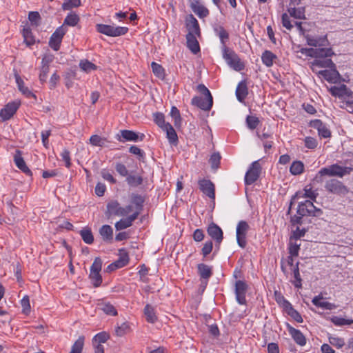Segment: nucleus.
<instances>
[{
    "instance_id": "14",
    "label": "nucleus",
    "mask_w": 353,
    "mask_h": 353,
    "mask_svg": "<svg viewBox=\"0 0 353 353\" xmlns=\"http://www.w3.org/2000/svg\"><path fill=\"white\" fill-rule=\"evenodd\" d=\"M192 104L203 110L208 111L211 109L213 104L212 97H205V98L194 97L192 99Z\"/></svg>"
},
{
    "instance_id": "40",
    "label": "nucleus",
    "mask_w": 353,
    "mask_h": 353,
    "mask_svg": "<svg viewBox=\"0 0 353 353\" xmlns=\"http://www.w3.org/2000/svg\"><path fill=\"white\" fill-rule=\"evenodd\" d=\"M304 170V164L301 161H294L290 168V172L293 175H299L303 172Z\"/></svg>"
},
{
    "instance_id": "24",
    "label": "nucleus",
    "mask_w": 353,
    "mask_h": 353,
    "mask_svg": "<svg viewBox=\"0 0 353 353\" xmlns=\"http://www.w3.org/2000/svg\"><path fill=\"white\" fill-rule=\"evenodd\" d=\"M288 330L294 341L299 345L303 346L306 344V339L303 333L288 324Z\"/></svg>"
},
{
    "instance_id": "41",
    "label": "nucleus",
    "mask_w": 353,
    "mask_h": 353,
    "mask_svg": "<svg viewBox=\"0 0 353 353\" xmlns=\"http://www.w3.org/2000/svg\"><path fill=\"white\" fill-rule=\"evenodd\" d=\"M24 42L28 46H31L35 43L32 32L29 28H24L22 30Z\"/></svg>"
},
{
    "instance_id": "23",
    "label": "nucleus",
    "mask_w": 353,
    "mask_h": 353,
    "mask_svg": "<svg viewBox=\"0 0 353 353\" xmlns=\"http://www.w3.org/2000/svg\"><path fill=\"white\" fill-rule=\"evenodd\" d=\"M14 161L17 167L28 176H32V172L26 165V163L21 156V152L17 150L14 156Z\"/></svg>"
},
{
    "instance_id": "26",
    "label": "nucleus",
    "mask_w": 353,
    "mask_h": 353,
    "mask_svg": "<svg viewBox=\"0 0 353 353\" xmlns=\"http://www.w3.org/2000/svg\"><path fill=\"white\" fill-rule=\"evenodd\" d=\"M330 92L332 94V95L339 97L350 96L352 94V92L344 84H342L340 86L331 87L330 88Z\"/></svg>"
},
{
    "instance_id": "4",
    "label": "nucleus",
    "mask_w": 353,
    "mask_h": 353,
    "mask_svg": "<svg viewBox=\"0 0 353 353\" xmlns=\"http://www.w3.org/2000/svg\"><path fill=\"white\" fill-rule=\"evenodd\" d=\"M324 188L327 192L339 196H344L349 192V188L343 182L336 179L326 181Z\"/></svg>"
},
{
    "instance_id": "3",
    "label": "nucleus",
    "mask_w": 353,
    "mask_h": 353,
    "mask_svg": "<svg viewBox=\"0 0 353 353\" xmlns=\"http://www.w3.org/2000/svg\"><path fill=\"white\" fill-rule=\"evenodd\" d=\"M222 54L228 65L234 70L241 71L245 68L244 63L234 50L225 48L222 50Z\"/></svg>"
},
{
    "instance_id": "22",
    "label": "nucleus",
    "mask_w": 353,
    "mask_h": 353,
    "mask_svg": "<svg viewBox=\"0 0 353 353\" xmlns=\"http://www.w3.org/2000/svg\"><path fill=\"white\" fill-rule=\"evenodd\" d=\"M124 209L121 207L117 201H112L107 205V214L109 216H123Z\"/></svg>"
},
{
    "instance_id": "42",
    "label": "nucleus",
    "mask_w": 353,
    "mask_h": 353,
    "mask_svg": "<svg viewBox=\"0 0 353 353\" xmlns=\"http://www.w3.org/2000/svg\"><path fill=\"white\" fill-rule=\"evenodd\" d=\"M79 234L83 241L87 244H92L94 241L92 232L89 228H83L80 230Z\"/></svg>"
},
{
    "instance_id": "54",
    "label": "nucleus",
    "mask_w": 353,
    "mask_h": 353,
    "mask_svg": "<svg viewBox=\"0 0 353 353\" xmlns=\"http://www.w3.org/2000/svg\"><path fill=\"white\" fill-rule=\"evenodd\" d=\"M154 121L162 130L166 127L167 123L165 121V117L163 113L156 112L153 114Z\"/></svg>"
},
{
    "instance_id": "10",
    "label": "nucleus",
    "mask_w": 353,
    "mask_h": 353,
    "mask_svg": "<svg viewBox=\"0 0 353 353\" xmlns=\"http://www.w3.org/2000/svg\"><path fill=\"white\" fill-rule=\"evenodd\" d=\"M20 106L19 101H12L8 103L0 111V117L3 121H7L11 119L16 113Z\"/></svg>"
},
{
    "instance_id": "49",
    "label": "nucleus",
    "mask_w": 353,
    "mask_h": 353,
    "mask_svg": "<svg viewBox=\"0 0 353 353\" xmlns=\"http://www.w3.org/2000/svg\"><path fill=\"white\" fill-rule=\"evenodd\" d=\"M299 263L297 262L293 269V276L294 278L293 284L296 288H301L302 287V279L299 273Z\"/></svg>"
},
{
    "instance_id": "64",
    "label": "nucleus",
    "mask_w": 353,
    "mask_h": 353,
    "mask_svg": "<svg viewBox=\"0 0 353 353\" xmlns=\"http://www.w3.org/2000/svg\"><path fill=\"white\" fill-rule=\"evenodd\" d=\"M102 267V261L99 257H96L90 267V272H100Z\"/></svg>"
},
{
    "instance_id": "31",
    "label": "nucleus",
    "mask_w": 353,
    "mask_h": 353,
    "mask_svg": "<svg viewBox=\"0 0 353 353\" xmlns=\"http://www.w3.org/2000/svg\"><path fill=\"white\" fill-rule=\"evenodd\" d=\"M166 132V137L170 144L176 145L178 143L177 134L170 123H167L166 127L163 129Z\"/></svg>"
},
{
    "instance_id": "51",
    "label": "nucleus",
    "mask_w": 353,
    "mask_h": 353,
    "mask_svg": "<svg viewBox=\"0 0 353 353\" xmlns=\"http://www.w3.org/2000/svg\"><path fill=\"white\" fill-rule=\"evenodd\" d=\"M275 297L282 298V302L277 299V303L284 308L287 313H288L290 310L294 308L292 304L288 300H286L281 293L275 292Z\"/></svg>"
},
{
    "instance_id": "18",
    "label": "nucleus",
    "mask_w": 353,
    "mask_h": 353,
    "mask_svg": "<svg viewBox=\"0 0 353 353\" xmlns=\"http://www.w3.org/2000/svg\"><path fill=\"white\" fill-rule=\"evenodd\" d=\"M213 30L220 39L221 50H223L225 48H228L226 45V42L229 40V34L224 27L219 24H214L213 26Z\"/></svg>"
},
{
    "instance_id": "30",
    "label": "nucleus",
    "mask_w": 353,
    "mask_h": 353,
    "mask_svg": "<svg viewBox=\"0 0 353 353\" xmlns=\"http://www.w3.org/2000/svg\"><path fill=\"white\" fill-rule=\"evenodd\" d=\"M248 94L247 83L245 81H241L236 89V96L240 102H243Z\"/></svg>"
},
{
    "instance_id": "8",
    "label": "nucleus",
    "mask_w": 353,
    "mask_h": 353,
    "mask_svg": "<svg viewBox=\"0 0 353 353\" xmlns=\"http://www.w3.org/2000/svg\"><path fill=\"white\" fill-rule=\"evenodd\" d=\"M67 32V28L63 26L59 27L52 34L49 41V46L54 50L57 51L59 48L63 36Z\"/></svg>"
},
{
    "instance_id": "25",
    "label": "nucleus",
    "mask_w": 353,
    "mask_h": 353,
    "mask_svg": "<svg viewBox=\"0 0 353 353\" xmlns=\"http://www.w3.org/2000/svg\"><path fill=\"white\" fill-rule=\"evenodd\" d=\"M322 299H323V296L321 294H319L312 299V303L318 307L328 310H332L337 307L334 303L327 301H321Z\"/></svg>"
},
{
    "instance_id": "9",
    "label": "nucleus",
    "mask_w": 353,
    "mask_h": 353,
    "mask_svg": "<svg viewBox=\"0 0 353 353\" xmlns=\"http://www.w3.org/2000/svg\"><path fill=\"white\" fill-rule=\"evenodd\" d=\"M208 235L215 241V246L217 250L219 249V245L223 239V233L221 228L214 223L209 225L207 229Z\"/></svg>"
},
{
    "instance_id": "6",
    "label": "nucleus",
    "mask_w": 353,
    "mask_h": 353,
    "mask_svg": "<svg viewBox=\"0 0 353 353\" xmlns=\"http://www.w3.org/2000/svg\"><path fill=\"white\" fill-rule=\"evenodd\" d=\"M261 165L259 161H255L249 167V169L245 175V183L252 185L256 182L260 176L261 172Z\"/></svg>"
},
{
    "instance_id": "60",
    "label": "nucleus",
    "mask_w": 353,
    "mask_h": 353,
    "mask_svg": "<svg viewBox=\"0 0 353 353\" xmlns=\"http://www.w3.org/2000/svg\"><path fill=\"white\" fill-rule=\"evenodd\" d=\"M81 5V0H65L62 4V8L64 10H69L72 8L78 7Z\"/></svg>"
},
{
    "instance_id": "16",
    "label": "nucleus",
    "mask_w": 353,
    "mask_h": 353,
    "mask_svg": "<svg viewBox=\"0 0 353 353\" xmlns=\"http://www.w3.org/2000/svg\"><path fill=\"white\" fill-rule=\"evenodd\" d=\"M185 23L188 31V34L200 37L201 30L199 22L192 14H189L186 18Z\"/></svg>"
},
{
    "instance_id": "59",
    "label": "nucleus",
    "mask_w": 353,
    "mask_h": 353,
    "mask_svg": "<svg viewBox=\"0 0 353 353\" xmlns=\"http://www.w3.org/2000/svg\"><path fill=\"white\" fill-rule=\"evenodd\" d=\"M331 321L336 326H343L345 325H350L352 323V321L348 319H345L344 318L340 316H332L331 318Z\"/></svg>"
},
{
    "instance_id": "27",
    "label": "nucleus",
    "mask_w": 353,
    "mask_h": 353,
    "mask_svg": "<svg viewBox=\"0 0 353 353\" xmlns=\"http://www.w3.org/2000/svg\"><path fill=\"white\" fill-rule=\"evenodd\" d=\"M303 190V194L297 192L294 196L292 199H299L300 198H309L313 201H316L319 194L316 191L312 190L311 186L307 185Z\"/></svg>"
},
{
    "instance_id": "17",
    "label": "nucleus",
    "mask_w": 353,
    "mask_h": 353,
    "mask_svg": "<svg viewBox=\"0 0 353 353\" xmlns=\"http://www.w3.org/2000/svg\"><path fill=\"white\" fill-rule=\"evenodd\" d=\"M139 212H133L131 215L126 218L121 219L117 221L115 225V229L117 231H120L126 229L132 225L133 222L138 218Z\"/></svg>"
},
{
    "instance_id": "57",
    "label": "nucleus",
    "mask_w": 353,
    "mask_h": 353,
    "mask_svg": "<svg viewBox=\"0 0 353 353\" xmlns=\"http://www.w3.org/2000/svg\"><path fill=\"white\" fill-rule=\"evenodd\" d=\"M221 158L219 152H214L211 155L209 162L212 169L216 170L219 168Z\"/></svg>"
},
{
    "instance_id": "53",
    "label": "nucleus",
    "mask_w": 353,
    "mask_h": 353,
    "mask_svg": "<svg viewBox=\"0 0 353 353\" xmlns=\"http://www.w3.org/2000/svg\"><path fill=\"white\" fill-rule=\"evenodd\" d=\"M79 67L82 70L86 72H90L97 69V66L87 59L81 60L79 63Z\"/></svg>"
},
{
    "instance_id": "29",
    "label": "nucleus",
    "mask_w": 353,
    "mask_h": 353,
    "mask_svg": "<svg viewBox=\"0 0 353 353\" xmlns=\"http://www.w3.org/2000/svg\"><path fill=\"white\" fill-rule=\"evenodd\" d=\"M196 37L197 36H194L191 34H186L187 46L194 54L200 51V46Z\"/></svg>"
},
{
    "instance_id": "48",
    "label": "nucleus",
    "mask_w": 353,
    "mask_h": 353,
    "mask_svg": "<svg viewBox=\"0 0 353 353\" xmlns=\"http://www.w3.org/2000/svg\"><path fill=\"white\" fill-rule=\"evenodd\" d=\"M99 308L106 314L112 316L117 315V311L116 308L110 303H103L100 304Z\"/></svg>"
},
{
    "instance_id": "2",
    "label": "nucleus",
    "mask_w": 353,
    "mask_h": 353,
    "mask_svg": "<svg viewBox=\"0 0 353 353\" xmlns=\"http://www.w3.org/2000/svg\"><path fill=\"white\" fill-rule=\"evenodd\" d=\"M352 171V167H343L335 163L330 166L322 168L317 172L313 181L318 183H321L323 181V176H338L342 178L345 175L350 174Z\"/></svg>"
},
{
    "instance_id": "20",
    "label": "nucleus",
    "mask_w": 353,
    "mask_h": 353,
    "mask_svg": "<svg viewBox=\"0 0 353 353\" xmlns=\"http://www.w3.org/2000/svg\"><path fill=\"white\" fill-rule=\"evenodd\" d=\"M200 190L210 199H214V185L210 180L202 179L199 181Z\"/></svg>"
},
{
    "instance_id": "34",
    "label": "nucleus",
    "mask_w": 353,
    "mask_h": 353,
    "mask_svg": "<svg viewBox=\"0 0 353 353\" xmlns=\"http://www.w3.org/2000/svg\"><path fill=\"white\" fill-rule=\"evenodd\" d=\"M277 57L270 50H265L261 55V60L267 67H271Z\"/></svg>"
},
{
    "instance_id": "43",
    "label": "nucleus",
    "mask_w": 353,
    "mask_h": 353,
    "mask_svg": "<svg viewBox=\"0 0 353 353\" xmlns=\"http://www.w3.org/2000/svg\"><path fill=\"white\" fill-rule=\"evenodd\" d=\"M79 16L74 12H70L65 18L63 24L62 26H65L67 25L70 26H75L79 23Z\"/></svg>"
},
{
    "instance_id": "5",
    "label": "nucleus",
    "mask_w": 353,
    "mask_h": 353,
    "mask_svg": "<svg viewBox=\"0 0 353 353\" xmlns=\"http://www.w3.org/2000/svg\"><path fill=\"white\" fill-rule=\"evenodd\" d=\"M96 29L99 33L113 37L124 35L128 31L127 27H114L105 24H97Z\"/></svg>"
},
{
    "instance_id": "28",
    "label": "nucleus",
    "mask_w": 353,
    "mask_h": 353,
    "mask_svg": "<svg viewBox=\"0 0 353 353\" xmlns=\"http://www.w3.org/2000/svg\"><path fill=\"white\" fill-rule=\"evenodd\" d=\"M125 181L130 188H137L143 184V178L140 174H129L126 178Z\"/></svg>"
},
{
    "instance_id": "33",
    "label": "nucleus",
    "mask_w": 353,
    "mask_h": 353,
    "mask_svg": "<svg viewBox=\"0 0 353 353\" xmlns=\"http://www.w3.org/2000/svg\"><path fill=\"white\" fill-rule=\"evenodd\" d=\"M99 234L105 241H112L113 239V230L109 225H103L99 229Z\"/></svg>"
},
{
    "instance_id": "45",
    "label": "nucleus",
    "mask_w": 353,
    "mask_h": 353,
    "mask_svg": "<svg viewBox=\"0 0 353 353\" xmlns=\"http://www.w3.org/2000/svg\"><path fill=\"white\" fill-rule=\"evenodd\" d=\"M170 116L174 120V124L176 128H179L181 125V117L180 114V112L178 108L175 106H172L171 108V111L170 113Z\"/></svg>"
},
{
    "instance_id": "1",
    "label": "nucleus",
    "mask_w": 353,
    "mask_h": 353,
    "mask_svg": "<svg viewBox=\"0 0 353 353\" xmlns=\"http://www.w3.org/2000/svg\"><path fill=\"white\" fill-rule=\"evenodd\" d=\"M297 214L291 216V223L292 225L301 224L302 218L305 216L319 217L323 214V211L317 208L310 200H305L299 203Z\"/></svg>"
},
{
    "instance_id": "21",
    "label": "nucleus",
    "mask_w": 353,
    "mask_h": 353,
    "mask_svg": "<svg viewBox=\"0 0 353 353\" xmlns=\"http://www.w3.org/2000/svg\"><path fill=\"white\" fill-rule=\"evenodd\" d=\"M190 8L199 18H205L209 15L208 9L201 4L199 0H193L190 3Z\"/></svg>"
},
{
    "instance_id": "63",
    "label": "nucleus",
    "mask_w": 353,
    "mask_h": 353,
    "mask_svg": "<svg viewBox=\"0 0 353 353\" xmlns=\"http://www.w3.org/2000/svg\"><path fill=\"white\" fill-rule=\"evenodd\" d=\"M114 168L116 171L121 176H127L128 173V170L127 169L126 166L120 162H117L115 164Z\"/></svg>"
},
{
    "instance_id": "58",
    "label": "nucleus",
    "mask_w": 353,
    "mask_h": 353,
    "mask_svg": "<svg viewBox=\"0 0 353 353\" xmlns=\"http://www.w3.org/2000/svg\"><path fill=\"white\" fill-rule=\"evenodd\" d=\"M329 343L334 346L335 347L340 349L343 347L345 345V341L343 338L338 336H330L329 337Z\"/></svg>"
},
{
    "instance_id": "36",
    "label": "nucleus",
    "mask_w": 353,
    "mask_h": 353,
    "mask_svg": "<svg viewBox=\"0 0 353 353\" xmlns=\"http://www.w3.org/2000/svg\"><path fill=\"white\" fill-rule=\"evenodd\" d=\"M144 314L148 322L154 323L157 320V316L154 312V308L150 304H147L144 308Z\"/></svg>"
},
{
    "instance_id": "50",
    "label": "nucleus",
    "mask_w": 353,
    "mask_h": 353,
    "mask_svg": "<svg viewBox=\"0 0 353 353\" xmlns=\"http://www.w3.org/2000/svg\"><path fill=\"white\" fill-rule=\"evenodd\" d=\"M288 12L291 17L296 19H305V8H290Z\"/></svg>"
},
{
    "instance_id": "46",
    "label": "nucleus",
    "mask_w": 353,
    "mask_h": 353,
    "mask_svg": "<svg viewBox=\"0 0 353 353\" xmlns=\"http://www.w3.org/2000/svg\"><path fill=\"white\" fill-rule=\"evenodd\" d=\"M85 337L80 336L72 346L70 353H81L84 345Z\"/></svg>"
},
{
    "instance_id": "44",
    "label": "nucleus",
    "mask_w": 353,
    "mask_h": 353,
    "mask_svg": "<svg viewBox=\"0 0 353 353\" xmlns=\"http://www.w3.org/2000/svg\"><path fill=\"white\" fill-rule=\"evenodd\" d=\"M117 267L123 268L129 262V256L128 252L124 249L119 250V257L116 261Z\"/></svg>"
},
{
    "instance_id": "19",
    "label": "nucleus",
    "mask_w": 353,
    "mask_h": 353,
    "mask_svg": "<svg viewBox=\"0 0 353 353\" xmlns=\"http://www.w3.org/2000/svg\"><path fill=\"white\" fill-rule=\"evenodd\" d=\"M307 45L316 47H325L328 44V40L326 35L313 37L310 35L305 36Z\"/></svg>"
},
{
    "instance_id": "35",
    "label": "nucleus",
    "mask_w": 353,
    "mask_h": 353,
    "mask_svg": "<svg viewBox=\"0 0 353 353\" xmlns=\"http://www.w3.org/2000/svg\"><path fill=\"white\" fill-rule=\"evenodd\" d=\"M334 54L333 50L331 48H316V52L315 59L329 58Z\"/></svg>"
},
{
    "instance_id": "13",
    "label": "nucleus",
    "mask_w": 353,
    "mask_h": 353,
    "mask_svg": "<svg viewBox=\"0 0 353 353\" xmlns=\"http://www.w3.org/2000/svg\"><path fill=\"white\" fill-rule=\"evenodd\" d=\"M310 126L316 129L318 134L321 138H329L331 137V131L327 125L323 123L320 119H314L310 121Z\"/></svg>"
},
{
    "instance_id": "52",
    "label": "nucleus",
    "mask_w": 353,
    "mask_h": 353,
    "mask_svg": "<svg viewBox=\"0 0 353 353\" xmlns=\"http://www.w3.org/2000/svg\"><path fill=\"white\" fill-rule=\"evenodd\" d=\"M109 339V334L105 332H100L96 334L92 339V344L95 345V344H101L105 343Z\"/></svg>"
},
{
    "instance_id": "37",
    "label": "nucleus",
    "mask_w": 353,
    "mask_h": 353,
    "mask_svg": "<svg viewBox=\"0 0 353 353\" xmlns=\"http://www.w3.org/2000/svg\"><path fill=\"white\" fill-rule=\"evenodd\" d=\"M312 65L320 68H336L335 63L329 58L314 59Z\"/></svg>"
},
{
    "instance_id": "12",
    "label": "nucleus",
    "mask_w": 353,
    "mask_h": 353,
    "mask_svg": "<svg viewBox=\"0 0 353 353\" xmlns=\"http://www.w3.org/2000/svg\"><path fill=\"white\" fill-rule=\"evenodd\" d=\"M248 285L245 281L239 280L235 283V295L237 302L241 305L246 304L245 294L248 290Z\"/></svg>"
},
{
    "instance_id": "61",
    "label": "nucleus",
    "mask_w": 353,
    "mask_h": 353,
    "mask_svg": "<svg viewBox=\"0 0 353 353\" xmlns=\"http://www.w3.org/2000/svg\"><path fill=\"white\" fill-rule=\"evenodd\" d=\"M89 277L94 287H99L102 283V277L100 272H90Z\"/></svg>"
},
{
    "instance_id": "62",
    "label": "nucleus",
    "mask_w": 353,
    "mask_h": 353,
    "mask_svg": "<svg viewBox=\"0 0 353 353\" xmlns=\"http://www.w3.org/2000/svg\"><path fill=\"white\" fill-rule=\"evenodd\" d=\"M246 123L250 129L254 130L259 125V120L254 116H248L246 118Z\"/></svg>"
},
{
    "instance_id": "47",
    "label": "nucleus",
    "mask_w": 353,
    "mask_h": 353,
    "mask_svg": "<svg viewBox=\"0 0 353 353\" xmlns=\"http://www.w3.org/2000/svg\"><path fill=\"white\" fill-rule=\"evenodd\" d=\"M151 67L154 74L157 77L161 79H163L165 78V70L160 64L156 62H152L151 63Z\"/></svg>"
},
{
    "instance_id": "11",
    "label": "nucleus",
    "mask_w": 353,
    "mask_h": 353,
    "mask_svg": "<svg viewBox=\"0 0 353 353\" xmlns=\"http://www.w3.org/2000/svg\"><path fill=\"white\" fill-rule=\"evenodd\" d=\"M145 135L141 134L140 136L134 131L128 130H122L120 134L117 135V139L120 142L125 141H137L139 139L143 141Z\"/></svg>"
},
{
    "instance_id": "32",
    "label": "nucleus",
    "mask_w": 353,
    "mask_h": 353,
    "mask_svg": "<svg viewBox=\"0 0 353 353\" xmlns=\"http://www.w3.org/2000/svg\"><path fill=\"white\" fill-rule=\"evenodd\" d=\"M131 202L135 205L136 210L134 212H139V215L143 210V203L145 201L144 198L138 194H131Z\"/></svg>"
},
{
    "instance_id": "39",
    "label": "nucleus",
    "mask_w": 353,
    "mask_h": 353,
    "mask_svg": "<svg viewBox=\"0 0 353 353\" xmlns=\"http://www.w3.org/2000/svg\"><path fill=\"white\" fill-rule=\"evenodd\" d=\"M198 272L201 278L208 279L212 274V268L204 263L198 265Z\"/></svg>"
},
{
    "instance_id": "38",
    "label": "nucleus",
    "mask_w": 353,
    "mask_h": 353,
    "mask_svg": "<svg viewBox=\"0 0 353 353\" xmlns=\"http://www.w3.org/2000/svg\"><path fill=\"white\" fill-rule=\"evenodd\" d=\"M16 82L18 85L19 90L27 97H33L36 99V95L32 93L28 87L24 85L23 81L19 77L16 76Z\"/></svg>"
},
{
    "instance_id": "56",
    "label": "nucleus",
    "mask_w": 353,
    "mask_h": 353,
    "mask_svg": "<svg viewBox=\"0 0 353 353\" xmlns=\"http://www.w3.org/2000/svg\"><path fill=\"white\" fill-rule=\"evenodd\" d=\"M130 330V327L127 323H123L121 325L117 326L115 328V333L118 336H123Z\"/></svg>"
},
{
    "instance_id": "7",
    "label": "nucleus",
    "mask_w": 353,
    "mask_h": 353,
    "mask_svg": "<svg viewBox=\"0 0 353 353\" xmlns=\"http://www.w3.org/2000/svg\"><path fill=\"white\" fill-rule=\"evenodd\" d=\"M249 230L250 225L245 221H240L238 223L236 231V241L242 248H245L247 245L246 235Z\"/></svg>"
},
{
    "instance_id": "15",
    "label": "nucleus",
    "mask_w": 353,
    "mask_h": 353,
    "mask_svg": "<svg viewBox=\"0 0 353 353\" xmlns=\"http://www.w3.org/2000/svg\"><path fill=\"white\" fill-rule=\"evenodd\" d=\"M319 74L323 77L327 81L336 83L341 78V74L336 68H330V70H324L319 72Z\"/></svg>"
},
{
    "instance_id": "55",
    "label": "nucleus",
    "mask_w": 353,
    "mask_h": 353,
    "mask_svg": "<svg viewBox=\"0 0 353 353\" xmlns=\"http://www.w3.org/2000/svg\"><path fill=\"white\" fill-rule=\"evenodd\" d=\"M106 139L103 138L97 134H94L90 137V143L94 146L103 147L105 146V142Z\"/></svg>"
}]
</instances>
